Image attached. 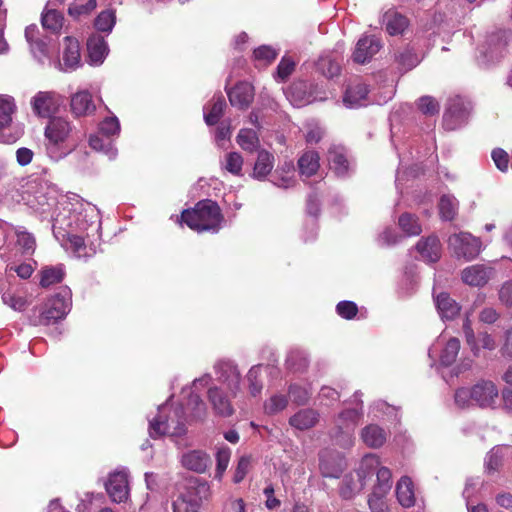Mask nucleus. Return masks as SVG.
Masks as SVG:
<instances>
[{"instance_id":"obj_1","label":"nucleus","mask_w":512,"mask_h":512,"mask_svg":"<svg viewBox=\"0 0 512 512\" xmlns=\"http://www.w3.org/2000/svg\"><path fill=\"white\" fill-rule=\"evenodd\" d=\"M59 212L52 216L56 240L73 257L88 259L96 254L101 239L97 207L77 195L61 196Z\"/></svg>"},{"instance_id":"obj_2","label":"nucleus","mask_w":512,"mask_h":512,"mask_svg":"<svg viewBox=\"0 0 512 512\" xmlns=\"http://www.w3.org/2000/svg\"><path fill=\"white\" fill-rule=\"evenodd\" d=\"M72 124L63 117H53L45 127V149L47 156L58 162L74 151L76 144L71 141Z\"/></svg>"},{"instance_id":"obj_3","label":"nucleus","mask_w":512,"mask_h":512,"mask_svg":"<svg viewBox=\"0 0 512 512\" xmlns=\"http://www.w3.org/2000/svg\"><path fill=\"white\" fill-rule=\"evenodd\" d=\"M181 221L197 232L217 233L224 221L219 205L210 199L199 201L193 209L184 210Z\"/></svg>"},{"instance_id":"obj_4","label":"nucleus","mask_w":512,"mask_h":512,"mask_svg":"<svg viewBox=\"0 0 512 512\" xmlns=\"http://www.w3.org/2000/svg\"><path fill=\"white\" fill-rule=\"evenodd\" d=\"M183 407L172 408L165 403L158 408V414L149 420V435L152 438L168 435L173 438L185 434Z\"/></svg>"},{"instance_id":"obj_5","label":"nucleus","mask_w":512,"mask_h":512,"mask_svg":"<svg viewBox=\"0 0 512 512\" xmlns=\"http://www.w3.org/2000/svg\"><path fill=\"white\" fill-rule=\"evenodd\" d=\"M361 396V392H355L353 401L358 407L343 410L335 419L331 436L334 442L342 448H350L354 444V431L363 414Z\"/></svg>"},{"instance_id":"obj_6","label":"nucleus","mask_w":512,"mask_h":512,"mask_svg":"<svg viewBox=\"0 0 512 512\" xmlns=\"http://www.w3.org/2000/svg\"><path fill=\"white\" fill-rule=\"evenodd\" d=\"M212 376L209 373L193 380L192 384L196 389L208 388L207 399L213 412L220 417H230L234 413L231 399L233 398L227 390L212 383Z\"/></svg>"},{"instance_id":"obj_7","label":"nucleus","mask_w":512,"mask_h":512,"mask_svg":"<svg viewBox=\"0 0 512 512\" xmlns=\"http://www.w3.org/2000/svg\"><path fill=\"white\" fill-rule=\"evenodd\" d=\"M379 459L374 454H368L362 458L359 469L353 474L346 475L342 480L340 495L344 499H351L359 493L366 484L367 476L378 466Z\"/></svg>"},{"instance_id":"obj_8","label":"nucleus","mask_w":512,"mask_h":512,"mask_svg":"<svg viewBox=\"0 0 512 512\" xmlns=\"http://www.w3.org/2000/svg\"><path fill=\"white\" fill-rule=\"evenodd\" d=\"M213 371L219 387L227 390L232 397L241 391L242 376L238 365L231 359H219L213 365Z\"/></svg>"},{"instance_id":"obj_9","label":"nucleus","mask_w":512,"mask_h":512,"mask_svg":"<svg viewBox=\"0 0 512 512\" xmlns=\"http://www.w3.org/2000/svg\"><path fill=\"white\" fill-rule=\"evenodd\" d=\"M448 247L457 259L471 261L480 254L482 243L470 233L459 232L449 236Z\"/></svg>"},{"instance_id":"obj_10","label":"nucleus","mask_w":512,"mask_h":512,"mask_svg":"<svg viewBox=\"0 0 512 512\" xmlns=\"http://www.w3.org/2000/svg\"><path fill=\"white\" fill-rule=\"evenodd\" d=\"M71 305L72 292L69 287H62L58 293L49 299L47 307L41 313V322L50 324L63 319L70 311Z\"/></svg>"},{"instance_id":"obj_11","label":"nucleus","mask_w":512,"mask_h":512,"mask_svg":"<svg viewBox=\"0 0 512 512\" xmlns=\"http://www.w3.org/2000/svg\"><path fill=\"white\" fill-rule=\"evenodd\" d=\"M25 39L33 58L41 65L51 64L53 50L50 39L42 36L37 25L32 24L25 29Z\"/></svg>"},{"instance_id":"obj_12","label":"nucleus","mask_w":512,"mask_h":512,"mask_svg":"<svg viewBox=\"0 0 512 512\" xmlns=\"http://www.w3.org/2000/svg\"><path fill=\"white\" fill-rule=\"evenodd\" d=\"M469 116L468 105L460 98L455 97L449 100L443 115V127L453 131L467 122Z\"/></svg>"},{"instance_id":"obj_13","label":"nucleus","mask_w":512,"mask_h":512,"mask_svg":"<svg viewBox=\"0 0 512 512\" xmlns=\"http://www.w3.org/2000/svg\"><path fill=\"white\" fill-rule=\"evenodd\" d=\"M12 97L0 96V142L13 143L19 138V133L11 132L12 116L15 112Z\"/></svg>"},{"instance_id":"obj_14","label":"nucleus","mask_w":512,"mask_h":512,"mask_svg":"<svg viewBox=\"0 0 512 512\" xmlns=\"http://www.w3.org/2000/svg\"><path fill=\"white\" fill-rule=\"evenodd\" d=\"M105 487L113 502L126 501L129 496L128 473L125 470L111 473Z\"/></svg>"},{"instance_id":"obj_15","label":"nucleus","mask_w":512,"mask_h":512,"mask_svg":"<svg viewBox=\"0 0 512 512\" xmlns=\"http://www.w3.org/2000/svg\"><path fill=\"white\" fill-rule=\"evenodd\" d=\"M60 104V96L52 91H40L31 100L34 113L40 117H50Z\"/></svg>"},{"instance_id":"obj_16","label":"nucleus","mask_w":512,"mask_h":512,"mask_svg":"<svg viewBox=\"0 0 512 512\" xmlns=\"http://www.w3.org/2000/svg\"><path fill=\"white\" fill-rule=\"evenodd\" d=\"M63 63L57 62L62 71H71L79 67L81 62L80 45L76 38L66 36L64 38V49L62 56Z\"/></svg>"},{"instance_id":"obj_17","label":"nucleus","mask_w":512,"mask_h":512,"mask_svg":"<svg viewBox=\"0 0 512 512\" xmlns=\"http://www.w3.org/2000/svg\"><path fill=\"white\" fill-rule=\"evenodd\" d=\"M381 48V43L375 36H364L360 38L353 52V61L364 64L372 59Z\"/></svg>"},{"instance_id":"obj_18","label":"nucleus","mask_w":512,"mask_h":512,"mask_svg":"<svg viewBox=\"0 0 512 512\" xmlns=\"http://www.w3.org/2000/svg\"><path fill=\"white\" fill-rule=\"evenodd\" d=\"M60 201L61 198H57L56 191L54 189H47V191H43V189H41L36 192L34 200L30 201V203L36 211L43 215L50 213V211L54 209L51 214L52 217L59 212Z\"/></svg>"},{"instance_id":"obj_19","label":"nucleus","mask_w":512,"mask_h":512,"mask_svg":"<svg viewBox=\"0 0 512 512\" xmlns=\"http://www.w3.org/2000/svg\"><path fill=\"white\" fill-rule=\"evenodd\" d=\"M493 270L483 264H475L466 267L461 273L462 281L474 287L484 286L491 278Z\"/></svg>"},{"instance_id":"obj_20","label":"nucleus","mask_w":512,"mask_h":512,"mask_svg":"<svg viewBox=\"0 0 512 512\" xmlns=\"http://www.w3.org/2000/svg\"><path fill=\"white\" fill-rule=\"evenodd\" d=\"M498 397V390L491 381H481L472 387V400L480 407L492 406Z\"/></svg>"},{"instance_id":"obj_21","label":"nucleus","mask_w":512,"mask_h":512,"mask_svg":"<svg viewBox=\"0 0 512 512\" xmlns=\"http://www.w3.org/2000/svg\"><path fill=\"white\" fill-rule=\"evenodd\" d=\"M89 63L93 66L101 65L109 53V47L105 38L98 34H92L87 40Z\"/></svg>"},{"instance_id":"obj_22","label":"nucleus","mask_w":512,"mask_h":512,"mask_svg":"<svg viewBox=\"0 0 512 512\" xmlns=\"http://www.w3.org/2000/svg\"><path fill=\"white\" fill-rule=\"evenodd\" d=\"M181 463L188 470L204 473L211 465V458L202 450H191L182 455Z\"/></svg>"},{"instance_id":"obj_23","label":"nucleus","mask_w":512,"mask_h":512,"mask_svg":"<svg viewBox=\"0 0 512 512\" xmlns=\"http://www.w3.org/2000/svg\"><path fill=\"white\" fill-rule=\"evenodd\" d=\"M328 163L330 169L339 177H344L348 174L350 163L347 159L346 150L339 145H333L328 150Z\"/></svg>"},{"instance_id":"obj_24","label":"nucleus","mask_w":512,"mask_h":512,"mask_svg":"<svg viewBox=\"0 0 512 512\" xmlns=\"http://www.w3.org/2000/svg\"><path fill=\"white\" fill-rule=\"evenodd\" d=\"M228 97L232 106L247 108L254 98V88L248 82H240L228 91Z\"/></svg>"},{"instance_id":"obj_25","label":"nucleus","mask_w":512,"mask_h":512,"mask_svg":"<svg viewBox=\"0 0 512 512\" xmlns=\"http://www.w3.org/2000/svg\"><path fill=\"white\" fill-rule=\"evenodd\" d=\"M437 311L442 319H454L460 312V305L446 292L434 296Z\"/></svg>"},{"instance_id":"obj_26","label":"nucleus","mask_w":512,"mask_h":512,"mask_svg":"<svg viewBox=\"0 0 512 512\" xmlns=\"http://www.w3.org/2000/svg\"><path fill=\"white\" fill-rule=\"evenodd\" d=\"M70 106L72 113L77 117L89 115L95 110V104L92 100V96L86 90L73 94Z\"/></svg>"},{"instance_id":"obj_27","label":"nucleus","mask_w":512,"mask_h":512,"mask_svg":"<svg viewBox=\"0 0 512 512\" xmlns=\"http://www.w3.org/2000/svg\"><path fill=\"white\" fill-rule=\"evenodd\" d=\"M368 94V87L366 84L358 82L348 86L345 91L343 102L348 108H358L365 105L366 97Z\"/></svg>"},{"instance_id":"obj_28","label":"nucleus","mask_w":512,"mask_h":512,"mask_svg":"<svg viewBox=\"0 0 512 512\" xmlns=\"http://www.w3.org/2000/svg\"><path fill=\"white\" fill-rule=\"evenodd\" d=\"M274 167V156L265 149L258 151L251 176L259 181L265 180Z\"/></svg>"},{"instance_id":"obj_29","label":"nucleus","mask_w":512,"mask_h":512,"mask_svg":"<svg viewBox=\"0 0 512 512\" xmlns=\"http://www.w3.org/2000/svg\"><path fill=\"white\" fill-rule=\"evenodd\" d=\"M319 420V413L311 408L301 409L292 415L289 424L298 430H308L314 427Z\"/></svg>"},{"instance_id":"obj_30","label":"nucleus","mask_w":512,"mask_h":512,"mask_svg":"<svg viewBox=\"0 0 512 512\" xmlns=\"http://www.w3.org/2000/svg\"><path fill=\"white\" fill-rule=\"evenodd\" d=\"M416 249L421 254L423 260L427 262H436L440 258L441 245L436 236H429L421 239Z\"/></svg>"},{"instance_id":"obj_31","label":"nucleus","mask_w":512,"mask_h":512,"mask_svg":"<svg viewBox=\"0 0 512 512\" xmlns=\"http://www.w3.org/2000/svg\"><path fill=\"white\" fill-rule=\"evenodd\" d=\"M317 70L327 78H333L339 75L341 67L339 56L333 52L323 53L316 62Z\"/></svg>"},{"instance_id":"obj_32","label":"nucleus","mask_w":512,"mask_h":512,"mask_svg":"<svg viewBox=\"0 0 512 512\" xmlns=\"http://www.w3.org/2000/svg\"><path fill=\"white\" fill-rule=\"evenodd\" d=\"M41 23L45 30L52 34H58L63 27L64 16L58 9L45 6L41 14Z\"/></svg>"},{"instance_id":"obj_33","label":"nucleus","mask_w":512,"mask_h":512,"mask_svg":"<svg viewBox=\"0 0 512 512\" xmlns=\"http://www.w3.org/2000/svg\"><path fill=\"white\" fill-rule=\"evenodd\" d=\"M226 107L225 99L222 95L214 96L210 103L203 108L205 123L209 126L215 125L223 115Z\"/></svg>"},{"instance_id":"obj_34","label":"nucleus","mask_w":512,"mask_h":512,"mask_svg":"<svg viewBox=\"0 0 512 512\" xmlns=\"http://www.w3.org/2000/svg\"><path fill=\"white\" fill-rule=\"evenodd\" d=\"M361 438L367 446L378 448L385 443L387 434L378 425L370 424L362 429Z\"/></svg>"},{"instance_id":"obj_35","label":"nucleus","mask_w":512,"mask_h":512,"mask_svg":"<svg viewBox=\"0 0 512 512\" xmlns=\"http://www.w3.org/2000/svg\"><path fill=\"white\" fill-rule=\"evenodd\" d=\"M263 365L252 366L246 374V383L249 394L252 397H257L261 394L264 382L262 377Z\"/></svg>"},{"instance_id":"obj_36","label":"nucleus","mask_w":512,"mask_h":512,"mask_svg":"<svg viewBox=\"0 0 512 512\" xmlns=\"http://www.w3.org/2000/svg\"><path fill=\"white\" fill-rule=\"evenodd\" d=\"M307 84L299 82L293 84L286 93L287 99L295 107H302L313 102L310 94L306 93Z\"/></svg>"},{"instance_id":"obj_37","label":"nucleus","mask_w":512,"mask_h":512,"mask_svg":"<svg viewBox=\"0 0 512 512\" xmlns=\"http://www.w3.org/2000/svg\"><path fill=\"white\" fill-rule=\"evenodd\" d=\"M396 496L403 507H411L415 503L413 484L409 477H402L396 485Z\"/></svg>"},{"instance_id":"obj_38","label":"nucleus","mask_w":512,"mask_h":512,"mask_svg":"<svg viewBox=\"0 0 512 512\" xmlns=\"http://www.w3.org/2000/svg\"><path fill=\"white\" fill-rule=\"evenodd\" d=\"M187 415L191 420H203L208 413L206 403L195 393L190 392L186 403Z\"/></svg>"},{"instance_id":"obj_39","label":"nucleus","mask_w":512,"mask_h":512,"mask_svg":"<svg viewBox=\"0 0 512 512\" xmlns=\"http://www.w3.org/2000/svg\"><path fill=\"white\" fill-rule=\"evenodd\" d=\"M306 211L307 214H309L312 217L306 223V227L310 229V234L305 238V241H310L313 240L317 234V225L315 218L318 216L320 212V201L317 194L313 193L308 196Z\"/></svg>"},{"instance_id":"obj_40","label":"nucleus","mask_w":512,"mask_h":512,"mask_svg":"<svg viewBox=\"0 0 512 512\" xmlns=\"http://www.w3.org/2000/svg\"><path fill=\"white\" fill-rule=\"evenodd\" d=\"M237 143L243 150L247 152L252 153L254 151H259V137L257 132L253 129H241L237 135Z\"/></svg>"},{"instance_id":"obj_41","label":"nucleus","mask_w":512,"mask_h":512,"mask_svg":"<svg viewBox=\"0 0 512 512\" xmlns=\"http://www.w3.org/2000/svg\"><path fill=\"white\" fill-rule=\"evenodd\" d=\"M301 175L310 177L319 169V155L315 151H306L298 160Z\"/></svg>"},{"instance_id":"obj_42","label":"nucleus","mask_w":512,"mask_h":512,"mask_svg":"<svg viewBox=\"0 0 512 512\" xmlns=\"http://www.w3.org/2000/svg\"><path fill=\"white\" fill-rule=\"evenodd\" d=\"M89 145L92 149L103 152L110 160L117 156V149L113 146L112 141L101 134L91 135Z\"/></svg>"},{"instance_id":"obj_43","label":"nucleus","mask_w":512,"mask_h":512,"mask_svg":"<svg viewBox=\"0 0 512 512\" xmlns=\"http://www.w3.org/2000/svg\"><path fill=\"white\" fill-rule=\"evenodd\" d=\"M97 7L96 0H74L68 7V14L73 19L90 15Z\"/></svg>"},{"instance_id":"obj_44","label":"nucleus","mask_w":512,"mask_h":512,"mask_svg":"<svg viewBox=\"0 0 512 512\" xmlns=\"http://www.w3.org/2000/svg\"><path fill=\"white\" fill-rule=\"evenodd\" d=\"M65 276V269L62 264L57 266L45 267L41 271L40 285L47 288L51 285L60 283Z\"/></svg>"},{"instance_id":"obj_45","label":"nucleus","mask_w":512,"mask_h":512,"mask_svg":"<svg viewBox=\"0 0 512 512\" xmlns=\"http://www.w3.org/2000/svg\"><path fill=\"white\" fill-rule=\"evenodd\" d=\"M511 40V34L507 31H501L490 38L489 54L492 59H498L504 56L505 48Z\"/></svg>"},{"instance_id":"obj_46","label":"nucleus","mask_w":512,"mask_h":512,"mask_svg":"<svg viewBox=\"0 0 512 512\" xmlns=\"http://www.w3.org/2000/svg\"><path fill=\"white\" fill-rule=\"evenodd\" d=\"M384 22L390 35L401 34L408 26L407 18L397 12H387L384 16Z\"/></svg>"},{"instance_id":"obj_47","label":"nucleus","mask_w":512,"mask_h":512,"mask_svg":"<svg viewBox=\"0 0 512 512\" xmlns=\"http://www.w3.org/2000/svg\"><path fill=\"white\" fill-rule=\"evenodd\" d=\"M172 506L173 512H198L199 499L184 491L173 501Z\"/></svg>"},{"instance_id":"obj_48","label":"nucleus","mask_w":512,"mask_h":512,"mask_svg":"<svg viewBox=\"0 0 512 512\" xmlns=\"http://www.w3.org/2000/svg\"><path fill=\"white\" fill-rule=\"evenodd\" d=\"M378 465H380V463ZM375 471L377 476V484L374 486L373 490H376L377 495H386L392 487L391 472L386 467L377 466L373 470L372 474L367 476V478H370Z\"/></svg>"},{"instance_id":"obj_49","label":"nucleus","mask_w":512,"mask_h":512,"mask_svg":"<svg viewBox=\"0 0 512 512\" xmlns=\"http://www.w3.org/2000/svg\"><path fill=\"white\" fill-rule=\"evenodd\" d=\"M460 341L459 339L452 337L446 343L440 353V364L443 366L452 365L459 353Z\"/></svg>"},{"instance_id":"obj_50","label":"nucleus","mask_w":512,"mask_h":512,"mask_svg":"<svg viewBox=\"0 0 512 512\" xmlns=\"http://www.w3.org/2000/svg\"><path fill=\"white\" fill-rule=\"evenodd\" d=\"M287 405V396L284 394L275 393L264 402L263 410L267 415H275L283 411Z\"/></svg>"},{"instance_id":"obj_51","label":"nucleus","mask_w":512,"mask_h":512,"mask_svg":"<svg viewBox=\"0 0 512 512\" xmlns=\"http://www.w3.org/2000/svg\"><path fill=\"white\" fill-rule=\"evenodd\" d=\"M458 211V201L452 195H443L439 202V212L443 220L451 221Z\"/></svg>"},{"instance_id":"obj_52","label":"nucleus","mask_w":512,"mask_h":512,"mask_svg":"<svg viewBox=\"0 0 512 512\" xmlns=\"http://www.w3.org/2000/svg\"><path fill=\"white\" fill-rule=\"evenodd\" d=\"M116 23L115 12L111 9H107L99 13L94 21L96 30L110 34Z\"/></svg>"},{"instance_id":"obj_53","label":"nucleus","mask_w":512,"mask_h":512,"mask_svg":"<svg viewBox=\"0 0 512 512\" xmlns=\"http://www.w3.org/2000/svg\"><path fill=\"white\" fill-rule=\"evenodd\" d=\"M243 157L238 152H229L225 155L222 167L235 176L242 175Z\"/></svg>"},{"instance_id":"obj_54","label":"nucleus","mask_w":512,"mask_h":512,"mask_svg":"<svg viewBox=\"0 0 512 512\" xmlns=\"http://www.w3.org/2000/svg\"><path fill=\"white\" fill-rule=\"evenodd\" d=\"M399 226L408 236L419 235L422 231L421 225L418 223L417 218L408 213L400 216Z\"/></svg>"},{"instance_id":"obj_55","label":"nucleus","mask_w":512,"mask_h":512,"mask_svg":"<svg viewBox=\"0 0 512 512\" xmlns=\"http://www.w3.org/2000/svg\"><path fill=\"white\" fill-rule=\"evenodd\" d=\"M231 457V450L226 446H221L216 453V472L215 478L221 480L226 471Z\"/></svg>"},{"instance_id":"obj_56","label":"nucleus","mask_w":512,"mask_h":512,"mask_svg":"<svg viewBox=\"0 0 512 512\" xmlns=\"http://www.w3.org/2000/svg\"><path fill=\"white\" fill-rule=\"evenodd\" d=\"M289 396L298 405H304L308 402L311 396V391L307 387L298 384H292L288 390Z\"/></svg>"},{"instance_id":"obj_57","label":"nucleus","mask_w":512,"mask_h":512,"mask_svg":"<svg viewBox=\"0 0 512 512\" xmlns=\"http://www.w3.org/2000/svg\"><path fill=\"white\" fill-rule=\"evenodd\" d=\"M119 132L120 123L118 118L115 116L104 119L99 125V134L108 137L109 139L111 136L117 135Z\"/></svg>"},{"instance_id":"obj_58","label":"nucleus","mask_w":512,"mask_h":512,"mask_svg":"<svg viewBox=\"0 0 512 512\" xmlns=\"http://www.w3.org/2000/svg\"><path fill=\"white\" fill-rule=\"evenodd\" d=\"M503 448L494 447L486 456L485 466L489 471H496L503 463Z\"/></svg>"},{"instance_id":"obj_59","label":"nucleus","mask_w":512,"mask_h":512,"mask_svg":"<svg viewBox=\"0 0 512 512\" xmlns=\"http://www.w3.org/2000/svg\"><path fill=\"white\" fill-rule=\"evenodd\" d=\"M396 60L404 70H410L419 63L418 56L410 49H405L396 56Z\"/></svg>"},{"instance_id":"obj_60","label":"nucleus","mask_w":512,"mask_h":512,"mask_svg":"<svg viewBox=\"0 0 512 512\" xmlns=\"http://www.w3.org/2000/svg\"><path fill=\"white\" fill-rule=\"evenodd\" d=\"M186 493L191 494L192 496L199 499V506L203 499H207L210 495V487L207 482H198L194 485H190L185 489Z\"/></svg>"},{"instance_id":"obj_61","label":"nucleus","mask_w":512,"mask_h":512,"mask_svg":"<svg viewBox=\"0 0 512 512\" xmlns=\"http://www.w3.org/2000/svg\"><path fill=\"white\" fill-rule=\"evenodd\" d=\"M419 110L426 115H435L439 112V103L431 96H423L418 100Z\"/></svg>"},{"instance_id":"obj_62","label":"nucleus","mask_w":512,"mask_h":512,"mask_svg":"<svg viewBox=\"0 0 512 512\" xmlns=\"http://www.w3.org/2000/svg\"><path fill=\"white\" fill-rule=\"evenodd\" d=\"M17 244L21 247L24 254H32L36 247L33 235L25 231L17 234Z\"/></svg>"},{"instance_id":"obj_63","label":"nucleus","mask_w":512,"mask_h":512,"mask_svg":"<svg viewBox=\"0 0 512 512\" xmlns=\"http://www.w3.org/2000/svg\"><path fill=\"white\" fill-rule=\"evenodd\" d=\"M336 311L342 318L350 320L356 316L358 308L352 301H340L336 306Z\"/></svg>"},{"instance_id":"obj_64","label":"nucleus","mask_w":512,"mask_h":512,"mask_svg":"<svg viewBox=\"0 0 512 512\" xmlns=\"http://www.w3.org/2000/svg\"><path fill=\"white\" fill-rule=\"evenodd\" d=\"M287 365L294 370H300L308 365V360L300 351H291L287 356Z\"/></svg>"}]
</instances>
